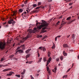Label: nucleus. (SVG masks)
Returning <instances> with one entry per match:
<instances>
[{
    "label": "nucleus",
    "mask_w": 79,
    "mask_h": 79,
    "mask_svg": "<svg viewBox=\"0 0 79 79\" xmlns=\"http://www.w3.org/2000/svg\"><path fill=\"white\" fill-rule=\"evenodd\" d=\"M42 22L43 23H40L38 22V21H37V20L36 21V26H37L38 24L39 25H40V23L42 24H41L40 26H37V28L35 27L34 28V33H35V32H38L39 31V30L41 29V28H42V27H45L43 28L42 30L41 31V33H44L47 32V30H45V29H47L46 28L47 27V26L49 24L48 23H46V22L44 20H42Z\"/></svg>",
    "instance_id": "f257e3e1"
},
{
    "label": "nucleus",
    "mask_w": 79,
    "mask_h": 79,
    "mask_svg": "<svg viewBox=\"0 0 79 79\" xmlns=\"http://www.w3.org/2000/svg\"><path fill=\"white\" fill-rule=\"evenodd\" d=\"M32 30H31V29H30L29 31V33L28 34L27 36V37L23 38L22 39V40L20 41V43H21V44L23 43L24 41H25V40H27V39H28V38H31V34L32 33Z\"/></svg>",
    "instance_id": "f03ea898"
},
{
    "label": "nucleus",
    "mask_w": 79,
    "mask_h": 79,
    "mask_svg": "<svg viewBox=\"0 0 79 79\" xmlns=\"http://www.w3.org/2000/svg\"><path fill=\"white\" fill-rule=\"evenodd\" d=\"M6 46V43L5 42H1L0 44V50H3L5 49V46Z\"/></svg>",
    "instance_id": "7ed1b4c3"
},
{
    "label": "nucleus",
    "mask_w": 79,
    "mask_h": 79,
    "mask_svg": "<svg viewBox=\"0 0 79 79\" xmlns=\"http://www.w3.org/2000/svg\"><path fill=\"white\" fill-rule=\"evenodd\" d=\"M10 20L9 21H8V23L9 24H12L13 26L16 23V22L15 21H14V20L13 19H12L11 18H10Z\"/></svg>",
    "instance_id": "20e7f679"
},
{
    "label": "nucleus",
    "mask_w": 79,
    "mask_h": 79,
    "mask_svg": "<svg viewBox=\"0 0 79 79\" xmlns=\"http://www.w3.org/2000/svg\"><path fill=\"white\" fill-rule=\"evenodd\" d=\"M20 54L23 53H24V51L21 49H19L17 51L15 52V54H18V53Z\"/></svg>",
    "instance_id": "39448f33"
},
{
    "label": "nucleus",
    "mask_w": 79,
    "mask_h": 79,
    "mask_svg": "<svg viewBox=\"0 0 79 79\" xmlns=\"http://www.w3.org/2000/svg\"><path fill=\"white\" fill-rule=\"evenodd\" d=\"M12 74H14V72H9V74H7L6 75L7 76H11Z\"/></svg>",
    "instance_id": "423d86ee"
},
{
    "label": "nucleus",
    "mask_w": 79,
    "mask_h": 79,
    "mask_svg": "<svg viewBox=\"0 0 79 79\" xmlns=\"http://www.w3.org/2000/svg\"><path fill=\"white\" fill-rule=\"evenodd\" d=\"M47 71H48V73L49 75H51V71L49 70V67L48 66L47 67Z\"/></svg>",
    "instance_id": "0eeeda50"
},
{
    "label": "nucleus",
    "mask_w": 79,
    "mask_h": 79,
    "mask_svg": "<svg viewBox=\"0 0 79 79\" xmlns=\"http://www.w3.org/2000/svg\"><path fill=\"white\" fill-rule=\"evenodd\" d=\"M63 47L64 48H69V47L68 44H63Z\"/></svg>",
    "instance_id": "6e6552de"
},
{
    "label": "nucleus",
    "mask_w": 79,
    "mask_h": 79,
    "mask_svg": "<svg viewBox=\"0 0 79 79\" xmlns=\"http://www.w3.org/2000/svg\"><path fill=\"white\" fill-rule=\"evenodd\" d=\"M17 12V11H13V15H12L11 16H16V12Z\"/></svg>",
    "instance_id": "1a4fd4ad"
},
{
    "label": "nucleus",
    "mask_w": 79,
    "mask_h": 79,
    "mask_svg": "<svg viewBox=\"0 0 79 79\" xmlns=\"http://www.w3.org/2000/svg\"><path fill=\"white\" fill-rule=\"evenodd\" d=\"M11 69H10V68L7 69H5L3 70V71H4V72L8 71H9V70H11Z\"/></svg>",
    "instance_id": "9d476101"
},
{
    "label": "nucleus",
    "mask_w": 79,
    "mask_h": 79,
    "mask_svg": "<svg viewBox=\"0 0 79 79\" xmlns=\"http://www.w3.org/2000/svg\"><path fill=\"white\" fill-rule=\"evenodd\" d=\"M52 57H50L49 59H48V61L49 63H50V61H52Z\"/></svg>",
    "instance_id": "9b49d317"
},
{
    "label": "nucleus",
    "mask_w": 79,
    "mask_h": 79,
    "mask_svg": "<svg viewBox=\"0 0 79 79\" xmlns=\"http://www.w3.org/2000/svg\"><path fill=\"white\" fill-rule=\"evenodd\" d=\"M43 48V51L45 52V51H46V49L45 48V47H43L42 48Z\"/></svg>",
    "instance_id": "f8f14e48"
},
{
    "label": "nucleus",
    "mask_w": 79,
    "mask_h": 79,
    "mask_svg": "<svg viewBox=\"0 0 79 79\" xmlns=\"http://www.w3.org/2000/svg\"><path fill=\"white\" fill-rule=\"evenodd\" d=\"M23 11V10L21 9H20L19 10V12L20 13H22Z\"/></svg>",
    "instance_id": "ddd939ff"
},
{
    "label": "nucleus",
    "mask_w": 79,
    "mask_h": 79,
    "mask_svg": "<svg viewBox=\"0 0 79 79\" xmlns=\"http://www.w3.org/2000/svg\"><path fill=\"white\" fill-rule=\"evenodd\" d=\"M55 48V44L53 43V46L52 47V49H54Z\"/></svg>",
    "instance_id": "4468645a"
},
{
    "label": "nucleus",
    "mask_w": 79,
    "mask_h": 79,
    "mask_svg": "<svg viewBox=\"0 0 79 79\" xmlns=\"http://www.w3.org/2000/svg\"><path fill=\"white\" fill-rule=\"evenodd\" d=\"M51 54V53H50V52H48V57H50V54Z\"/></svg>",
    "instance_id": "2eb2a0df"
},
{
    "label": "nucleus",
    "mask_w": 79,
    "mask_h": 79,
    "mask_svg": "<svg viewBox=\"0 0 79 79\" xmlns=\"http://www.w3.org/2000/svg\"><path fill=\"white\" fill-rule=\"evenodd\" d=\"M67 76H68V75H64L63 77V79H66V78L67 77Z\"/></svg>",
    "instance_id": "dca6fc26"
},
{
    "label": "nucleus",
    "mask_w": 79,
    "mask_h": 79,
    "mask_svg": "<svg viewBox=\"0 0 79 79\" xmlns=\"http://www.w3.org/2000/svg\"><path fill=\"white\" fill-rule=\"evenodd\" d=\"M30 54H27V55L26 56V58H29V57H30Z\"/></svg>",
    "instance_id": "f3484780"
},
{
    "label": "nucleus",
    "mask_w": 79,
    "mask_h": 79,
    "mask_svg": "<svg viewBox=\"0 0 79 79\" xmlns=\"http://www.w3.org/2000/svg\"><path fill=\"white\" fill-rule=\"evenodd\" d=\"M30 51V49H28L26 51H25V53H28Z\"/></svg>",
    "instance_id": "a211bd4d"
},
{
    "label": "nucleus",
    "mask_w": 79,
    "mask_h": 79,
    "mask_svg": "<svg viewBox=\"0 0 79 79\" xmlns=\"http://www.w3.org/2000/svg\"><path fill=\"white\" fill-rule=\"evenodd\" d=\"M37 6V5L36 4H34L32 5V6H33V7H36Z\"/></svg>",
    "instance_id": "6ab92c4d"
},
{
    "label": "nucleus",
    "mask_w": 79,
    "mask_h": 79,
    "mask_svg": "<svg viewBox=\"0 0 79 79\" xmlns=\"http://www.w3.org/2000/svg\"><path fill=\"white\" fill-rule=\"evenodd\" d=\"M71 17H68L66 19V20H70V19H71Z\"/></svg>",
    "instance_id": "aec40b11"
},
{
    "label": "nucleus",
    "mask_w": 79,
    "mask_h": 79,
    "mask_svg": "<svg viewBox=\"0 0 79 79\" xmlns=\"http://www.w3.org/2000/svg\"><path fill=\"white\" fill-rule=\"evenodd\" d=\"M27 2H28V1H27V0H26L24 2V3L25 4H27Z\"/></svg>",
    "instance_id": "412c9836"
},
{
    "label": "nucleus",
    "mask_w": 79,
    "mask_h": 79,
    "mask_svg": "<svg viewBox=\"0 0 79 79\" xmlns=\"http://www.w3.org/2000/svg\"><path fill=\"white\" fill-rule=\"evenodd\" d=\"M60 59L61 60H63V56H61L60 57Z\"/></svg>",
    "instance_id": "4be33fe9"
},
{
    "label": "nucleus",
    "mask_w": 79,
    "mask_h": 79,
    "mask_svg": "<svg viewBox=\"0 0 79 79\" xmlns=\"http://www.w3.org/2000/svg\"><path fill=\"white\" fill-rule=\"evenodd\" d=\"M66 24V22L64 23H62L60 26H63V25H64Z\"/></svg>",
    "instance_id": "5701e85b"
},
{
    "label": "nucleus",
    "mask_w": 79,
    "mask_h": 79,
    "mask_svg": "<svg viewBox=\"0 0 79 79\" xmlns=\"http://www.w3.org/2000/svg\"><path fill=\"white\" fill-rule=\"evenodd\" d=\"M4 60H5V59L3 58H2L1 59L0 61L1 62H2L3 61H4Z\"/></svg>",
    "instance_id": "b1692460"
},
{
    "label": "nucleus",
    "mask_w": 79,
    "mask_h": 79,
    "mask_svg": "<svg viewBox=\"0 0 79 79\" xmlns=\"http://www.w3.org/2000/svg\"><path fill=\"white\" fill-rule=\"evenodd\" d=\"M41 6H40L39 7H37L36 9L35 10H37V9H40V8H41Z\"/></svg>",
    "instance_id": "393cba45"
},
{
    "label": "nucleus",
    "mask_w": 79,
    "mask_h": 79,
    "mask_svg": "<svg viewBox=\"0 0 79 79\" xmlns=\"http://www.w3.org/2000/svg\"><path fill=\"white\" fill-rule=\"evenodd\" d=\"M42 37V35H38L37 36V37L38 38H39V37Z\"/></svg>",
    "instance_id": "a878e982"
},
{
    "label": "nucleus",
    "mask_w": 79,
    "mask_h": 79,
    "mask_svg": "<svg viewBox=\"0 0 79 79\" xmlns=\"http://www.w3.org/2000/svg\"><path fill=\"white\" fill-rule=\"evenodd\" d=\"M20 47H22V48H23L24 47H25V46H24V45H22L21 46H20Z\"/></svg>",
    "instance_id": "bb28decb"
},
{
    "label": "nucleus",
    "mask_w": 79,
    "mask_h": 79,
    "mask_svg": "<svg viewBox=\"0 0 79 79\" xmlns=\"http://www.w3.org/2000/svg\"><path fill=\"white\" fill-rule=\"evenodd\" d=\"M20 47H22V48H23L24 47H25V46H24V45H22L21 46H20Z\"/></svg>",
    "instance_id": "cd10ccee"
},
{
    "label": "nucleus",
    "mask_w": 79,
    "mask_h": 79,
    "mask_svg": "<svg viewBox=\"0 0 79 79\" xmlns=\"http://www.w3.org/2000/svg\"><path fill=\"white\" fill-rule=\"evenodd\" d=\"M53 20V18H52L51 19H50L48 21V22H49V23H50V22H51Z\"/></svg>",
    "instance_id": "c85d7f7f"
},
{
    "label": "nucleus",
    "mask_w": 79,
    "mask_h": 79,
    "mask_svg": "<svg viewBox=\"0 0 79 79\" xmlns=\"http://www.w3.org/2000/svg\"><path fill=\"white\" fill-rule=\"evenodd\" d=\"M42 58L41 57L38 61V62H41V60H42Z\"/></svg>",
    "instance_id": "c756f323"
},
{
    "label": "nucleus",
    "mask_w": 79,
    "mask_h": 79,
    "mask_svg": "<svg viewBox=\"0 0 79 79\" xmlns=\"http://www.w3.org/2000/svg\"><path fill=\"white\" fill-rule=\"evenodd\" d=\"M63 55L64 56H67V55H68V54L66 53V52H65L63 54Z\"/></svg>",
    "instance_id": "7c9ffc66"
},
{
    "label": "nucleus",
    "mask_w": 79,
    "mask_h": 79,
    "mask_svg": "<svg viewBox=\"0 0 79 79\" xmlns=\"http://www.w3.org/2000/svg\"><path fill=\"white\" fill-rule=\"evenodd\" d=\"M39 49H40V50H42V47H39Z\"/></svg>",
    "instance_id": "2f4dec72"
},
{
    "label": "nucleus",
    "mask_w": 79,
    "mask_h": 79,
    "mask_svg": "<svg viewBox=\"0 0 79 79\" xmlns=\"http://www.w3.org/2000/svg\"><path fill=\"white\" fill-rule=\"evenodd\" d=\"M15 76H16L17 77H20V75H15Z\"/></svg>",
    "instance_id": "473e14b6"
},
{
    "label": "nucleus",
    "mask_w": 79,
    "mask_h": 79,
    "mask_svg": "<svg viewBox=\"0 0 79 79\" xmlns=\"http://www.w3.org/2000/svg\"><path fill=\"white\" fill-rule=\"evenodd\" d=\"M72 38H73V39H74L75 36H74V34H73V35H72Z\"/></svg>",
    "instance_id": "72a5a7b5"
},
{
    "label": "nucleus",
    "mask_w": 79,
    "mask_h": 79,
    "mask_svg": "<svg viewBox=\"0 0 79 79\" xmlns=\"http://www.w3.org/2000/svg\"><path fill=\"white\" fill-rule=\"evenodd\" d=\"M40 5H41V2H38V6H40Z\"/></svg>",
    "instance_id": "f704fd0d"
},
{
    "label": "nucleus",
    "mask_w": 79,
    "mask_h": 79,
    "mask_svg": "<svg viewBox=\"0 0 79 79\" xmlns=\"http://www.w3.org/2000/svg\"><path fill=\"white\" fill-rule=\"evenodd\" d=\"M38 57H40V54H39V52L38 51Z\"/></svg>",
    "instance_id": "c9c22d12"
},
{
    "label": "nucleus",
    "mask_w": 79,
    "mask_h": 79,
    "mask_svg": "<svg viewBox=\"0 0 79 79\" xmlns=\"http://www.w3.org/2000/svg\"><path fill=\"white\" fill-rule=\"evenodd\" d=\"M62 27H63V26L62 25L60 26V27L59 29H61V28H62Z\"/></svg>",
    "instance_id": "e433bc0d"
},
{
    "label": "nucleus",
    "mask_w": 79,
    "mask_h": 79,
    "mask_svg": "<svg viewBox=\"0 0 79 79\" xmlns=\"http://www.w3.org/2000/svg\"><path fill=\"white\" fill-rule=\"evenodd\" d=\"M20 48L21 46H20V47H19L17 48L16 50H19V49H20Z\"/></svg>",
    "instance_id": "4c0bfd02"
},
{
    "label": "nucleus",
    "mask_w": 79,
    "mask_h": 79,
    "mask_svg": "<svg viewBox=\"0 0 79 79\" xmlns=\"http://www.w3.org/2000/svg\"><path fill=\"white\" fill-rule=\"evenodd\" d=\"M14 55H11L10 56V58H13V57H14Z\"/></svg>",
    "instance_id": "58836bf2"
},
{
    "label": "nucleus",
    "mask_w": 79,
    "mask_h": 79,
    "mask_svg": "<svg viewBox=\"0 0 79 79\" xmlns=\"http://www.w3.org/2000/svg\"><path fill=\"white\" fill-rule=\"evenodd\" d=\"M55 69V72H56V71L57 70V68H56V67H55L54 68Z\"/></svg>",
    "instance_id": "ea45409f"
},
{
    "label": "nucleus",
    "mask_w": 79,
    "mask_h": 79,
    "mask_svg": "<svg viewBox=\"0 0 79 79\" xmlns=\"http://www.w3.org/2000/svg\"><path fill=\"white\" fill-rule=\"evenodd\" d=\"M73 3H69V6H71V5H73Z\"/></svg>",
    "instance_id": "a19ab883"
},
{
    "label": "nucleus",
    "mask_w": 79,
    "mask_h": 79,
    "mask_svg": "<svg viewBox=\"0 0 79 79\" xmlns=\"http://www.w3.org/2000/svg\"><path fill=\"white\" fill-rule=\"evenodd\" d=\"M65 2H70V1H71V0H65Z\"/></svg>",
    "instance_id": "79ce46f5"
},
{
    "label": "nucleus",
    "mask_w": 79,
    "mask_h": 79,
    "mask_svg": "<svg viewBox=\"0 0 79 79\" xmlns=\"http://www.w3.org/2000/svg\"><path fill=\"white\" fill-rule=\"evenodd\" d=\"M60 23V21H58V22L56 23L57 25H59V23Z\"/></svg>",
    "instance_id": "37998d69"
},
{
    "label": "nucleus",
    "mask_w": 79,
    "mask_h": 79,
    "mask_svg": "<svg viewBox=\"0 0 79 79\" xmlns=\"http://www.w3.org/2000/svg\"><path fill=\"white\" fill-rule=\"evenodd\" d=\"M4 27H8V25H5V26H4Z\"/></svg>",
    "instance_id": "c03bdc74"
},
{
    "label": "nucleus",
    "mask_w": 79,
    "mask_h": 79,
    "mask_svg": "<svg viewBox=\"0 0 79 79\" xmlns=\"http://www.w3.org/2000/svg\"><path fill=\"white\" fill-rule=\"evenodd\" d=\"M30 77H31V79H34V77H32V76L31 75Z\"/></svg>",
    "instance_id": "a18cd8bd"
},
{
    "label": "nucleus",
    "mask_w": 79,
    "mask_h": 79,
    "mask_svg": "<svg viewBox=\"0 0 79 79\" xmlns=\"http://www.w3.org/2000/svg\"><path fill=\"white\" fill-rule=\"evenodd\" d=\"M6 24V22H5V23H3V26H5Z\"/></svg>",
    "instance_id": "49530a36"
},
{
    "label": "nucleus",
    "mask_w": 79,
    "mask_h": 79,
    "mask_svg": "<svg viewBox=\"0 0 79 79\" xmlns=\"http://www.w3.org/2000/svg\"><path fill=\"white\" fill-rule=\"evenodd\" d=\"M59 60H60V59L57 58V59H56V61H59Z\"/></svg>",
    "instance_id": "de8ad7c7"
},
{
    "label": "nucleus",
    "mask_w": 79,
    "mask_h": 79,
    "mask_svg": "<svg viewBox=\"0 0 79 79\" xmlns=\"http://www.w3.org/2000/svg\"><path fill=\"white\" fill-rule=\"evenodd\" d=\"M32 62H33V61H30L29 62V64H31V63H32Z\"/></svg>",
    "instance_id": "09e8293b"
},
{
    "label": "nucleus",
    "mask_w": 79,
    "mask_h": 79,
    "mask_svg": "<svg viewBox=\"0 0 79 79\" xmlns=\"http://www.w3.org/2000/svg\"><path fill=\"white\" fill-rule=\"evenodd\" d=\"M57 37H56L55 38V40L56 41H56L57 40Z\"/></svg>",
    "instance_id": "8fccbe9b"
},
{
    "label": "nucleus",
    "mask_w": 79,
    "mask_h": 79,
    "mask_svg": "<svg viewBox=\"0 0 79 79\" xmlns=\"http://www.w3.org/2000/svg\"><path fill=\"white\" fill-rule=\"evenodd\" d=\"M52 0H48V2H52Z\"/></svg>",
    "instance_id": "3c124183"
},
{
    "label": "nucleus",
    "mask_w": 79,
    "mask_h": 79,
    "mask_svg": "<svg viewBox=\"0 0 79 79\" xmlns=\"http://www.w3.org/2000/svg\"><path fill=\"white\" fill-rule=\"evenodd\" d=\"M24 73V72H22L21 74H22V75H24V73Z\"/></svg>",
    "instance_id": "603ef678"
},
{
    "label": "nucleus",
    "mask_w": 79,
    "mask_h": 79,
    "mask_svg": "<svg viewBox=\"0 0 79 79\" xmlns=\"http://www.w3.org/2000/svg\"><path fill=\"white\" fill-rule=\"evenodd\" d=\"M49 63L50 62H48V61H47V64L48 65Z\"/></svg>",
    "instance_id": "864d4df0"
},
{
    "label": "nucleus",
    "mask_w": 79,
    "mask_h": 79,
    "mask_svg": "<svg viewBox=\"0 0 79 79\" xmlns=\"http://www.w3.org/2000/svg\"><path fill=\"white\" fill-rule=\"evenodd\" d=\"M70 69H68V70L67 71V72H69V71H70Z\"/></svg>",
    "instance_id": "5fc2aeb1"
},
{
    "label": "nucleus",
    "mask_w": 79,
    "mask_h": 79,
    "mask_svg": "<svg viewBox=\"0 0 79 79\" xmlns=\"http://www.w3.org/2000/svg\"><path fill=\"white\" fill-rule=\"evenodd\" d=\"M56 37L58 38V37H61V36L60 35H58L56 36Z\"/></svg>",
    "instance_id": "6e6d98bb"
},
{
    "label": "nucleus",
    "mask_w": 79,
    "mask_h": 79,
    "mask_svg": "<svg viewBox=\"0 0 79 79\" xmlns=\"http://www.w3.org/2000/svg\"><path fill=\"white\" fill-rule=\"evenodd\" d=\"M3 66V64L0 65V68H2V67Z\"/></svg>",
    "instance_id": "4d7b16f0"
},
{
    "label": "nucleus",
    "mask_w": 79,
    "mask_h": 79,
    "mask_svg": "<svg viewBox=\"0 0 79 79\" xmlns=\"http://www.w3.org/2000/svg\"><path fill=\"white\" fill-rule=\"evenodd\" d=\"M45 58H44V62H45V61H46V59Z\"/></svg>",
    "instance_id": "13d9d810"
},
{
    "label": "nucleus",
    "mask_w": 79,
    "mask_h": 79,
    "mask_svg": "<svg viewBox=\"0 0 79 79\" xmlns=\"http://www.w3.org/2000/svg\"><path fill=\"white\" fill-rule=\"evenodd\" d=\"M62 18V15L59 17V19H60V18Z\"/></svg>",
    "instance_id": "bf43d9fd"
},
{
    "label": "nucleus",
    "mask_w": 79,
    "mask_h": 79,
    "mask_svg": "<svg viewBox=\"0 0 79 79\" xmlns=\"http://www.w3.org/2000/svg\"><path fill=\"white\" fill-rule=\"evenodd\" d=\"M1 19L2 20V21H4V18H1Z\"/></svg>",
    "instance_id": "052dcab7"
},
{
    "label": "nucleus",
    "mask_w": 79,
    "mask_h": 79,
    "mask_svg": "<svg viewBox=\"0 0 79 79\" xmlns=\"http://www.w3.org/2000/svg\"><path fill=\"white\" fill-rule=\"evenodd\" d=\"M26 11L27 12V13H28L29 12V11H28V10H26Z\"/></svg>",
    "instance_id": "680f3d73"
},
{
    "label": "nucleus",
    "mask_w": 79,
    "mask_h": 79,
    "mask_svg": "<svg viewBox=\"0 0 79 79\" xmlns=\"http://www.w3.org/2000/svg\"><path fill=\"white\" fill-rule=\"evenodd\" d=\"M70 36V35H68L67 36V38H69V36Z\"/></svg>",
    "instance_id": "e2e57ef3"
},
{
    "label": "nucleus",
    "mask_w": 79,
    "mask_h": 79,
    "mask_svg": "<svg viewBox=\"0 0 79 79\" xmlns=\"http://www.w3.org/2000/svg\"><path fill=\"white\" fill-rule=\"evenodd\" d=\"M36 76H39V74L38 73H36Z\"/></svg>",
    "instance_id": "0e129e2a"
},
{
    "label": "nucleus",
    "mask_w": 79,
    "mask_h": 79,
    "mask_svg": "<svg viewBox=\"0 0 79 79\" xmlns=\"http://www.w3.org/2000/svg\"><path fill=\"white\" fill-rule=\"evenodd\" d=\"M72 22H73L72 20L70 21V22H69L70 24H71V23H72Z\"/></svg>",
    "instance_id": "69168bd1"
},
{
    "label": "nucleus",
    "mask_w": 79,
    "mask_h": 79,
    "mask_svg": "<svg viewBox=\"0 0 79 79\" xmlns=\"http://www.w3.org/2000/svg\"><path fill=\"white\" fill-rule=\"evenodd\" d=\"M24 4H22V5H21V7H23L24 6Z\"/></svg>",
    "instance_id": "338daca9"
},
{
    "label": "nucleus",
    "mask_w": 79,
    "mask_h": 79,
    "mask_svg": "<svg viewBox=\"0 0 79 79\" xmlns=\"http://www.w3.org/2000/svg\"><path fill=\"white\" fill-rule=\"evenodd\" d=\"M23 50H25V47L23 48Z\"/></svg>",
    "instance_id": "774afa93"
}]
</instances>
